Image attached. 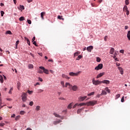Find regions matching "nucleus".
<instances>
[{
  "instance_id": "obj_13",
  "label": "nucleus",
  "mask_w": 130,
  "mask_h": 130,
  "mask_svg": "<svg viewBox=\"0 0 130 130\" xmlns=\"http://www.w3.org/2000/svg\"><path fill=\"white\" fill-rule=\"evenodd\" d=\"M60 122H61V120H57V121H54L53 122V124L54 125H56V124H58V123H60Z\"/></svg>"
},
{
  "instance_id": "obj_48",
  "label": "nucleus",
  "mask_w": 130,
  "mask_h": 130,
  "mask_svg": "<svg viewBox=\"0 0 130 130\" xmlns=\"http://www.w3.org/2000/svg\"><path fill=\"white\" fill-rule=\"evenodd\" d=\"M20 82H18L17 83V88L18 89H20Z\"/></svg>"
},
{
  "instance_id": "obj_37",
  "label": "nucleus",
  "mask_w": 130,
  "mask_h": 130,
  "mask_svg": "<svg viewBox=\"0 0 130 130\" xmlns=\"http://www.w3.org/2000/svg\"><path fill=\"white\" fill-rule=\"evenodd\" d=\"M36 110H37V111H39V110H40V106H37L36 108Z\"/></svg>"
},
{
  "instance_id": "obj_39",
  "label": "nucleus",
  "mask_w": 130,
  "mask_h": 130,
  "mask_svg": "<svg viewBox=\"0 0 130 130\" xmlns=\"http://www.w3.org/2000/svg\"><path fill=\"white\" fill-rule=\"evenodd\" d=\"M78 55H79V52H76L74 53V57H76V56H78Z\"/></svg>"
},
{
  "instance_id": "obj_61",
  "label": "nucleus",
  "mask_w": 130,
  "mask_h": 130,
  "mask_svg": "<svg viewBox=\"0 0 130 130\" xmlns=\"http://www.w3.org/2000/svg\"><path fill=\"white\" fill-rule=\"evenodd\" d=\"M100 96H102V95H100V94H97V95H96L97 98H100Z\"/></svg>"
},
{
  "instance_id": "obj_30",
  "label": "nucleus",
  "mask_w": 130,
  "mask_h": 130,
  "mask_svg": "<svg viewBox=\"0 0 130 130\" xmlns=\"http://www.w3.org/2000/svg\"><path fill=\"white\" fill-rule=\"evenodd\" d=\"M19 21H24L25 20V17H23V16H21L19 18Z\"/></svg>"
},
{
  "instance_id": "obj_63",
  "label": "nucleus",
  "mask_w": 130,
  "mask_h": 130,
  "mask_svg": "<svg viewBox=\"0 0 130 130\" xmlns=\"http://www.w3.org/2000/svg\"><path fill=\"white\" fill-rule=\"evenodd\" d=\"M35 40V37H34L32 39V42H34Z\"/></svg>"
},
{
  "instance_id": "obj_41",
  "label": "nucleus",
  "mask_w": 130,
  "mask_h": 130,
  "mask_svg": "<svg viewBox=\"0 0 130 130\" xmlns=\"http://www.w3.org/2000/svg\"><path fill=\"white\" fill-rule=\"evenodd\" d=\"M38 73H39V74H43V71H42V70L39 69V70H38Z\"/></svg>"
},
{
  "instance_id": "obj_10",
  "label": "nucleus",
  "mask_w": 130,
  "mask_h": 130,
  "mask_svg": "<svg viewBox=\"0 0 130 130\" xmlns=\"http://www.w3.org/2000/svg\"><path fill=\"white\" fill-rule=\"evenodd\" d=\"M87 98V96H80L78 99L79 101H84Z\"/></svg>"
},
{
  "instance_id": "obj_20",
  "label": "nucleus",
  "mask_w": 130,
  "mask_h": 130,
  "mask_svg": "<svg viewBox=\"0 0 130 130\" xmlns=\"http://www.w3.org/2000/svg\"><path fill=\"white\" fill-rule=\"evenodd\" d=\"M19 43H20V41L17 40L15 43V45H16L15 49H18V44H19Z\"/></svg>"
},
{
  "instance_id": "obj_7",
  "label": "nucleus",
  "mask_w": 130,
  "mask_h": 130,
  "mask_svg": "<svg viewBox=\"0 0 130 130\" xmlns=\"http://www.w3.org/2000/svg\"><path fill=\"white\" fill-rule=\"evenodd\" d=\"M93 48L94 47L92 46H89L87 47L86 50H87V51H88V52H91V51L93 50Z\"/></svg>"
},
{
  "instance_id": "obj_26",
  "label": "nucleus",
  "mask_w": 130,
  "mask_h": 130,
  "mask_svg": "<svg viewBox=\"0 0 130 130\" xmlns=\"http://www.w3.org/2000/svg\"><path fill=\"white\" fill-rule=\"evenodd\" d=\"M83 57V56L79 55L77 58H76V60H80V59H81V58H82Z\"/></svg>"
},
{
  "instance_id": "obj_9",
  "label": "nucleus",
  "mask_w": 130,
  "mask_h": 130,
  "mask_svg": "<svg viewBox=\"0 0 130 130\" xmlns=\"http://www.w3.org/2000/svg\"><path fill=\"white\" fill-rule=\"evenodd\" d=\"M53 115H54V116H55V117H58V118H61V119H63V117L60 116V115H59V114H58L56 113H54Z\"/></svg>"
},
{
  "instance_id": "obj_17",
  "label": "nucleus",
  "mask_w": 130,
  "mask_h": 130,
  "mask_svg": "<svg viewBox=\"0 0 130 130\" xmlns=\"http://www.w3.org/2000/svg\"><path fill=\"white\" fill-rule=\"evenodd\" d=\"M62 77L65 79H67L68 80H70V79L69 77H68L67 75H66L65 74H62Z\"/></svg>"
},
{
  "instance_id": "obj_23",
  "label": "nucleus",
  "mask_w": 130,
  "mask_h": 130,
  "mask_svg": "<svg viewBox=\"0 0 130 130\" xmlns=\"http://www.w3.org/2000/svg\"><path fill=\"white\" fill-rule=\"evenodd\" d=\"M0 82L2 83H4V77L2 75L0 76Z\"/></svg>"
},
{
  "instance_id": "obj_59",
  "label": "nucleus",
  "mask_w": 130,
  "mask_h": 130,
  "mask_svg": "<svg viewBox=\"0 0 130 130\" xmlns=\"http://www.w3.org/2000/svg\"><path fill=\"white\" fill-rule=\"evenodd\" d=\"M27 93H28V94H32V91H30L28 90Z\"/></svg>"
},
{
  "instance_id": "obj_43",
  "label": "nucleus",
  "mask_w": 130,
  "mask_h": 130,
  "mask_svg": "<svg viewBox=\"0 0 130 130\" xmlns=\"http://www.w3.org/2000/svg\"><path fill=\"white\" fill-rule=\"evenodd\" d=\"M1 16L4 17V14H5V12L3 11H1Z\"/></svg>"
},
{
  "instance_id": "obj_12",
  "label": "nucleus",
  "mask_w": 130,
  "mask_h": 130,
  "mask_svg": "<svg viewBox=\"0 0 130 130\" xmlns=\"http://www.w3.org/2000/svg\"><path fill=\"white\" fill-rule=\"evenodd\" d=\"M118 69L119 70L121 75H123V69L121 67H118Z\"/></svg>"
},
{
  "instance_id": "obj_45",
  "label": "nucleus",
  "mask_w": 130,
  "mask_h": 130,
  "mask_svg": "<svg viewBox=\"0 0 130 130\" xmlns=\"http://www.w3.org/2000/svg\"><path fill=\"white\" fill-rule=\"evenodd\" d=\"M27 23H28L29 25H31V24L32 23V21H31V20L28 19V20H27Z\"/></svg>"
},
{
  "instance_id": "obj_56",
  "label": "nucleus",
  "mask_w": 130,
  "mask_h": 130,
  "mask_svg": "<svg viewBox=\"0 0 130 130\" xmlns=\"http://www.w3.org/2000/svg\"><path fill=\"white\" fill-rule=\"evenodd\" d=\"M126 12V14L127 16H128V15H129V11L127 10Z\"/></svg>"
},
{
  "instance_id": "obj_6",
  "label": "nucleus",
  "mask_w": 130,
  "mask_h": 130,
  "mask_svg": "<svg viewBox=\"0 0 130 130\" xmlns=\"http://www.w3.org/2000/svg\"><path fill=\"white\" fill-rule=\"evenodd\" d=\"M103 68V64L100 63L97 67L94 68L96 71H99V70H102Z\"/></svg>"
},
{
  "instance_id": "obj_27",
  "label": "nucleus",
  "mask_w": 130,
  "mask_h": 130,
  "mask_svg": "<svg viewBox=\"0 0 130 130\" xmlns=\"http://www.w3.org/2000/svg\"><path fill=\"white\" fill-rule=\"evenodd\" d=\"M28 69H33L34 67L33 66V64H29L28 65Z\"/></svg>"
},
{
  "instance_id": "obj_47",
  "label": "nucleus",
  "mask_w": 130,
  "mask_h": 130,
  "mask_svg": "<svg viewBox=\"0 0 130 130\" xmlns=\"http://www.w3.org/2000/svg\"><path fill=\"white\" fill-rule=\"evenodd\" d=\"M20 119V116H16V118H15V120H18V119Z\"/></svg>"
},
{
  "instance_id": "obj_21",
  "label": "nucleus",
  "mask_w": 130,
  "mask_h": 130,
  "mask_svg": "<svg viewBox=\"0 0 130 130\" xmlns=\"http://www.w3.org/2000/svg\"><path fill=\"white\" fill-rule=\"evenodd\" d=\"M19 10H25V7L23 5H20L19 8H18Z\"/></svg>"
},
{
  "instance_id": "obj_18",
  "label": "nucleus",
  "mask_w": 130,
  "mask_h": 130,
  "mask_svg": "<svg viewBox=\"0 0 130 130\" xmlns=\"http://www.w3.org/2000/svg\"><path fill=\"white\" fill-rule=\"evenodd\" d=\"M100 95L102 96H103V95H107V92H106L105 90H103Z\"/></svg>"
},
{
  "instance_id": "obj_16",
  "label": "nucleus",
  "mask_w": 130,
  "mask_h": 130,
  "mask_svg": "<svg viewBox=\"0 0 130 130\" xmlns=\"http://www.w3.org/2000/svg\"><path fill=\"white\" fill-rule=\"evenodd\" d=\"M109 53H110V54H113V53H114V49L113 48H111L110 49Z\"/></svg>"
},
{
  "instance_id": "obj_25",
  "label": "nucleus",
  "mask_w": 130,
  "mask_h": 130,
  "mask_svg": "<svg viewBox=\"0 0 130 130\" xmlns=\"http://www.w3.org/2000/svg\"><path fill=\"white\" fill-rule=\"evenodd\" d=\"M83 109H84V108H82V109H79L77 110V114H79V113H81V112H82V110H83Z\"/></svg>"
},
{
  "instance_id": "obj_24",
  "label": "nucleus",
  "mask_w": 130,
  "mask_h": 130,
  "mask_svg": "<svg viewBox=\"0 0 130 130\" xmlns=\"http://www.w3.org/2000/svg\"><path fill=\"white\" fill-rule=\"evenodd\" d=\"M127 38H128V40H130V30H128L127 32Z\"/></svg>"
},
{
  "instance_id": "obj_42",
  "label": "nucleus",
  "mask_w": 130,
  "mask_h": 130,
  "mask_svg": "<svg viewBox=\"0 0 130 130\" xmlns=\"http://www.w3.org/2000/svg\"><path fill=\"white\" fill-rule=\"evenodd\" d=\"M77 106H79V104L76 103L74 105V106H73V108H76L77 107Z\"/></svg>"
},
{
  "instance_id": "obj_58",
  "label": "nucleus",
  "mask_w": 130,
  "mask_h": 130,
  "mask_svg": "<svg viewBox=\"0 0 130 130\" xmlns=\"http://www.w3.org/2000/svg\"><path fill=\"white\" fill-rule=\"evenodd\" d=\"M58 19H59V20H61L62 18H61V16L58 15V17H57Z\"/></svg>"
},
{
  "instance_id": "obj_51",
  "label": "nucleus",
  "mask_w": 130,
  "mask_h": 130,
  "mask_svg": "<svg viewBox=\"0 0 130 130\" xmlns=\"http://www.w3.org/2000/svg\"><path fill=\"white\" fill-rule=\"evenodd\" d=\"M107 38H108V37L107 36H106L104 38L105 41H107Z\"/></svg>"
},
{
  "instance_id": "obj_60",
  "label": "nucleus",
  "mask_w": 130,
  "mask_h": 130,
  "mask_svg": "<svg viewBox=\"0 0 130 130\" xmlns=\"http://www.w3.org/2000/svg\"><path fill=\"white\" fill-rule=\"evenodd\" d=\"M4 125H5V123H0V126H4Z\"/></svg>"
},
{
  "instance_id": "obj_19",
  "label": "nucleus",
  "mask_w": 130,
  "mask_h": 130,
  "mask_svg": "<svg viewBox=\"0 0 130 130\" xmlns=\"http://www.w3.org/2000/svg\"><path fill=\"white\" fill-rule=\"evenodd\" d=\"M45 15V12H42L41 13V17L42 18V20H44V15Z\"/></svg>"
},
{
  "instance_id": "obj_5",
  "label": "nucleus",
  "mask_w": 130,
  "mask_h": 130,
  "mask_svg": "<svg viewBox=\"0 0 130 130\" xmlns=\"http://www.w3.org/2000/svg\"><path fill=\"white\" fill-rule=\"evenodd\" d=\"M92 84L95 86H97V85H101L102 82L99 80H95L93 79L92 80Z\"/></svg>"
},
{
  "instance_id": "obj_57",
  "label": "nucleus",
  "mask_w": 130,
  "mask_h": 130,
  "mask_svg": "<svg viewBox=\"0 0 130 130\" xmlns=\"http://www.w3.org/2000/svg\"><path fill=\"white\" fill-rule=\"evenodd\" d=\"M27 44L30 46V40H27Z\"/></svg>"
},
{
  "instance_id": "obj_2",
  "label": "nucleus",
  "mask_w": 130,
  "mask_h": 130,
  "mask_svg": "<svg viewBox=\"0 0 130 130\" xmlns=\"http://www.w3.org/2000/svg\"><path fill=\"white\" fill-rule=\"evenodd\" d=\"M22 100L23 102H26L27 101V93L23 92L21 95Z\"/></svg>"
},
{
  "instance_id": "obj_32",
  "label": "nucleus",
  "mask_w": 130,
  "mask_h": 130,
  "mask_svg": "<svg viewBox=\"0 0 130 130\" xmlns=\"http://www.w3.org/2000/svg\"><path fill=\"white\" fill-rule=\"evenodd\" d=\"M105 91H106V92H107L108 93H110V90L109 89V88H108V87H106L105 88Z\"/></svg>"
},
{
  "instance_id": "obj_36",
  "label": "nucleus",
  "mask_w": 130,
  "mask_h": 130,
  "mask_svg": "<svg viewBox=\"0 0 130 130\" xmlns=\"http://www.w3.org/2000/svg\"><path fill=\"white\" fill-rule=\"evenodd\" d=\"M96 61L98 62H100L101 61V59L99 57H96Z\"/></svg>"
},
{
  "instance_id": "obj_3",
  "label": "nucleus",
  "mask_w": 130,
  "mask_h": 130,
  "mask_svg": "<svg viewBox=\"0 0 130 130\" xmlns=\"http://www.w3.org/2000/svg\"><path fill=\"white\" fill-rule=\"evenodd\" d=\"M80 74H81V71H79L77 73L71 72L69 73V75L72 77H77L78 75H80Z\"/></svg>"
},
{
  "instance_id": "obj_53",
  "label": "nucleus",
  "mask_w": 130,
  "mask_h": 130,
  "mask_svg": "<svg viewBox=\"0 0 130 130\" xmlns=\"http://www.w3.org/2000/svg\"><path fill=\"white\" fill-rule=\"evenodd\" d=\"M33 42L32 44H34V45H35V46H38L37 45V44H36V42L34 41V42Z\"/></svg>"
},
{
  "instance_id": "obj_11",
  "label": "nucleus",
  "mask_w": 130,
  "mask_h": 130,
  "mask_svg": "<svg viewBox=\"0 0 130 130\" xmlns=\"http://www.w3.org/2000/svg\"><path fill=\"white\" fill-rule=\"evenodd\" d=\"M104 72L100 73L99 74H98L96 76V79H99V78H101V77H103V76H104Z\"/></svg>"
},
{
  "instance_id": "obj_35",
  "label": "nucleus",
  "mask_w": 130,
  "mask_h": 130,
  "mask_svg": "<svg viewBox=\"0 0 130 130\" xmlns=\"http://www.w3.org/2000/svg\"><path fill=\"white\" fill-rule=\"evenodd\" d=\"M44 90L43 89H38V93H42Z\"/></svg>"
},
{
  "instance_id": "obj_40",
  "label": "nucleus",
  "mask_w": 130,
  "mask_h": 130,
  "mask_svg": "<svg viewBox=\"0 0 130 130\" xmlns=\"http://www.w3.org/2000/svg\"><path fill=\"white\" fill-rule=\"evenodd\" d=\"M61 85L63 87V88H64V82L63 81L61 82Z\"/></svg>"
},
{
  "instance_id": "obj_50",
  "label": "nucleus",
  "mask_w": 130,
  "mask_h": 130,
  "mask_svg": "<svg viewBox=\"0 0 130 130\" xmlns=\"http://www.w3.org/2000/svg\"><path fill=\"white\" fill-rule=\"evenodd\" d=\"M121 102H124V96H122L121 100Z\"/></svg>"
},
{
  "instance_id": "obj_46",
  "label": "nucleus",
  "mask_w": 130,
  "mask_h": 130,
  "mask_svg": "<svg viewBox=\"0 0 130 130\" xmlns=\"http://www.w3.org/2000/svg\"><path fill=\"white\" fill-rule=\"evenodd\" d=\"M12 91H13V87H12L9 91V94H12Z\"/></svg>"
},
{
  "instance_id": "obj_22",
  "label": "nucleus",
  "mask_w": 130,
  "mask_h": 130,
  "mask_svg": "<svg viewBox=\"0 0 130 130\" xmlns=\"http://www.w3.org/2000/svg\"><path fill=\"white\" fill-rule=\"evenodd\" d=\"M72 106H73V103H70L67 107V108L68 109H72Z\"/></svg>"
},
{
  "instance_id": "obj_52",
  "label": "nucleus",
  "mask_w": 130,
  "mask_h": 130,
  "mask_svg": "<svg viewBox=\"0 0 130 130\" xmlns=\"http://www.w3.org/2000/svg\"><path fill=\"white\" fill-rule=\"evenodd\" d=\"M39 80L40 82H43V80L40 77H39Z\"/></svg>"
},
{
  "instance_id": "obj_64",
  "label": "nucleus",
  "mask_w": 130,
  "mask_h": 130,
  "mask_svg": "<svg viewBox=\"0 0 130 130\" xmlns=\"http://www.w3.org/2000/svg\"><path fill=\"white\" fill-rule=\"evenodd\" d=\"M26 130H32V129H31V128L28 127L27 128Z\"/></svg>"
},
{
  "instance_id": "obj_62",
  "label": "nucleus",
  "mask_w": 130,
  "mask_h": 130,
  "mask_svg": "<svg viewBox=\"0 0 130 130\" xmlns=\"http://www.w3.org/2000/svg\"><path fill=\"white\" fill-rule=\"evenodd\" d=\"M24 39L25 40H26V41H27L28 40H29V39H28L27 37H24Z\"/></svg>"
},
{
  "instance_id": "obj_28",
  "label": "nucleus",
  "mask_w": 130,
  "mask_h": 130,
  "mask_svg": "<svg viewBox=\"0 0 130 130\" xmlns=\"http://www.w3.org/2000/svg\"><path fill=\"white\" fill-rule=\"evenodd\" d=\"M68 86H72V84H70V83H69V82H67V83L65 84V87H66V88H67V87H68Z\"/></svg>"
},
{
  "instance_id": "obj_15",
  "label": "nucleus",
  "mask_w": 130,
  "mask_h": 130,
  "mask_svg": "<svg viewBox=\"0 0 130 130\" xmlns=\"http://www.w3.org/2000/svg\"><path fill=\"white\" fill-rule=\"evenodd\" d=\"M72 89L73 91H77V90H78V86H77V85H74L72 86Z\"/></svg>"
},
{
  "instance_id": "obj_4",
  "label": "nucleus",
  "mask_w": 130,
  "mask_h": 130,
  "mask_svg": "<svg viewBox=\"0 0 130 130\" xmlns=\"http://www.w3.org/2000/svg\"><path fill=\"white\" fill-rule=\"evenodd\" d=\"M39 69L41 70H43V72L45 74H46L47 75H49V71L47 69H45V68L41 66L39 67Z\"/></svg>"
},
{
  "instance_id": "obj_33",
  "label": "nucleus",
  "mask_w": 130,
  "mask_h": 130,
  "mask_svg": "<svg viewBox=\"0 0 130 130\" xmlns=\"http://www.w3.org/2000/svg\"><path fill=\"white\" fill-rule=\"evenodd\" d=\"M85 105H87V103L78 104V106H84Z\"/></svg>"
},
{
  "instance_id": "obj_14",
  "label": "nucleus",
  "mask_w": 130,
  "mask_h": 130,
  "mask_svg": "<svg viewBox=\"0 0 130 130\" xmlns=\"http://www.w3.org/2000/svg\"><path fill=\"white\" fill-rule=\"evenodd\" d=\"M123 11V12H127V11H128V8H127V6L126 5L124 6Z\"/></svg>"
},
{
  "instance_id": "obj_31",
  "label": "nucleus",
  "mask_w": 130,
  "mask_h": 130,
  "mask_svg": "<svg viewBox=\"0 0 130 130\" xmlns=\"http://www.w3.org/2000/svg\"><path fill=\"white\" fill-rule=\"evenodd\" d=\"M94 94H95V92L93 91V92H91L90 93H88L87 94V96H93V95H94Z\"/></svg>"
},
{
  "instance_id": "obj_8",
  "label": "nucleus",
  "mask_w": 130,
  "mask_h": 130,
  "mask_svg": "<svg viewBox=\"0 0 130 130\" xmlns=\"http://www.w3.org/2000/svg\"><path fill=\"white\" fill-rule=\"evenodd\" d=\"M101 83H103V84H106V85H108V84H110V81L109 80H105L101 81Z\"/></svg>"
},
{
  "instance_id": "obj_29",
  "label": "nucleus",
  "mask_w": 130,
  "mask_h": 130,
  "mask_svg": "<svg viewBox=\"0 0 130 130\" xmlns=\"http://www.w3.org/2000/svg\"><path fill=\"white\" fill-rule=\"evenodd\" d=\"M6 34H9L10 35H12L13 34L12 33V31L10 30H8L6 32Z\"/></svg>"
},
{
  "instance_id": "obj_34",
  "label": "nucleus",
  "mask_w": 130,
  "mask_h": 130,
  "mask_svg": "<svg viewBox=\"0 0 130 130\" xmlns=\"http://www.w3.org/2000/svg\"><path fill=\"white\" fill-rule=\"evenodd\" d=\"M129 0H125V5H126V6H128V5H129Z\"/></svg>"
},
{
  "instance_id": "obj_44",
  "label": "nucleus",
  "mask_w": 130,
  "mask_h": 130,
  "mask_svg": "<svg viewBox=\"0 0 130 130\" xmlns=\"http://www.w3.org/2000/svg\"><path fill=\"white\" fill-rule=\"evenodd\" d=\"M33 104H34V103H33V102L31 101V102H30L29 103V105L30 106H33Z\"/></svg>"
},
{
  "instance_id": "obj_38",
  "label": "nucleus",
  "mask_w": 130,
  "mask_h": 130,
  "mask_svg": "<svg viewBox=\"0 0 130 130\" xmlns=\"http://www.w3.org/2000/svg\"><path fill=\"white\" fill-rule=\"evenodd\" d=\"M25 113H26V112L24 111H21L20 112V114H21V115L25 114Z\"/></svg>"
},
{
  "instance_id": "obj_55",
  "label": "nucleus",
  "mask_w": 130,
  "mask_h": 130,
  "mask_svg": "<svg viewBox=\"0 0 130 130\" xmlns=\"http://www.w3.org/2000/svg\"><path fill=\"white\" fill-rule=\"evenodd\" d=\"M120 53H124V50H120Z\"/></svg>"
},
{
  "instance_id": "obj_1",
  "label": "nucleus",
  "mask_w": 130,
  "mask_h": 130,
  "mask_svg": "<svg viewBox=\"0 0 130 130\" xmlns=\"http://www.w3.org/2000/svg\"><path fill=\"white\" fill-rule=\"evenodd\" d=\"M95 104H97V101H92L86 103L87 106H94Z\"/></svg>"
},
{
  "instance_id": "obj_54",
  "label": "nucleus",
  "mask_w": 130,
  "mask_h": 130,
  "mask_svg": "<svg viewBox=\"0 0 130 130\" xmlns=\"http://www.w3.org/2000/svg\"><path fill=\"white\" fill-rule=\"evenodd\" d=\"M59 100H66V99L64 98H59Z\"/></svg>"
},
{
  "instance_id": "obj_49",
  "label": "nucleus",
  "mask_w": 130,
  "mask_h": 130,
  "mask_svg": "<svg viewBox=\"0 0 130 130\" xmlns=\"http://www.w3.org/2000/svg\"><path fill=\"white\" fill-rule=\"evenodd\" d=\"M119 97H120V94H118L116 95V99H118V98H119Z\"/></svg>"
}]
</instances>
